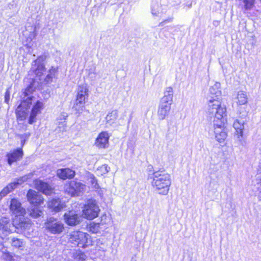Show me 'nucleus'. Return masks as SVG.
<instances>
[{
  "mask_svg": "<svg viewBox=\"0 0 261 261\" xmlns=\"http://www.w3.org/2000/svg\"><path fill=\"white\" fill-rule=\"evenodd\" d=\"M220 83H216L210 88V95L207 97V108L206 113L208 115H216L217 124L220 126L221 120L223 116H226V109L225 106L221 105V92L220 90Z\"/></svg>",
  "mask_w": 261,
  "mask_h": 261,
  "instance_id": "nucleus-1",
  "label": "nucleus"
},
{
  "mask_svg": "<svg viewBox=\"0 0 261 261\" xmlns=\"http://www.w3.org/2000/svg\"><path fill=\"white\" fill-rule=\"evenodd\" d=\"M152 178L151 185L155 189L159 194L166 195L168 194L171 184L170 175L164 171H154Z\"/></svg>",
  "mask_w": 261,
  "mask_h": 261,
  "instance_id": "nucleus-2",
  "label": "nucleus"
},
{
  "mask_svg": "<svg viewBox=\"0 0 261 261\" xmlns=\"http://www.w3.org/2000/svg\"><path fill=\"white\" fill-rule=\"evenodd\" d=\"M69 241L74 246L86 248L91 245V236L85 232L81 231H73L70 233Z\"/></svg>",
  "mask_w": 261,
  "mask_h": 261,
  "instance_id": "nucleus-3",
  "label": "nucleus"
},
{
  "mask_svg": "<svg viewBox=\"0 0 261 261\" xmlns=\"http://www.w3.org/2000/svg\"><path fill=\"white\" fill-rule=\"evenodd\" d=\"M32 91V88L31 87H29L25 89V92H24L25 96L24 97V99L17 108L16 114L17 118L19 120H23L25 119L27 115V113L24 110H22V109H25V110H27L28 108L30 107L33 102L34 101V97L32 95H30Z\"/></svg>",
  "mask_w": 261,
  "mask_h": 261,
  "instance_id": "nucleus-4",
  "label": "nucleus"
},
{
  "mask_svg": "<svg viewBox=\"0 0 261 261\" xmlns=\"http://www.w3.org/2000/svg\"><path fill=\"white\" fill-rule=\"evenodd\" d=\"M100 209L95 200H89L83 210L84 218L91 220L98 216Z\"/></svg>",
  "mask_w": 261,
  "mask_h": 261,
  "instance_id": "nucleus-5",
  "label": "nucleus"
},
{
  "mask_svg": "<svg viewBox=\"0 0 261 261\" xmlns=\"http://www.w3.org/2000/svg\"><path fill=\"white\" fill-rule=\"evenodd\" d=\"M208 116L211 118H214L213 123L215 129L214 132L215 134V138L216 140L220 144H222V145H224L225 144V140L227 136L226 132L223 128L225 123V117L226 116H223V118L221 120V121H222V124L220 126L217 124V123H219V121H217L216 115Z\"/></svg>",
  "mask_w": 261,
  "mask_h": 261,
  "instance_id": "nucleus-6",
  "label": "nucleus"
},
{
  "mask_svg": "<svg viewBox=\"0 0 261 261\" xmlns=\"http://www.w3.org/2000/svg\"><path fill=\"white\" fill-rule=\"evenodd\" d=\"M85 185L80 182L72 180L68 185L65 186L64 190L66 193L71 196H77L85 191Z\"/></svg>",
  "mask_w": 261,
  "mask_h": 261,
  "instance_id": "nucleus-7",
  "label": "nucleus"
},
{
  "mask_svg": "<svg viewBox=\"0 0 261 261\" xmlns=\"http://www.w3.org/2000/svg\"><path fill=\"white\" fill-rule=\"evenodd\" d=\"M45 228L50 233L57 234L61 233L64 229V224L54 218H50L45 223Z\"/></svg>",
  "mask_w": 261,
  "mask_h": 261,
  "instance_id": "nucleus-8",
  "label": "nucleus"
},
{
  "mask_svg": "<svg viewBox=\"0 0 261 261\" xmlns=\"http://www.w3.org/2000/svg\"><path fill=\"white\" fill-rule=\"evenodd\" d=\"M88 89L84 85L80 86L78 88V92L74 105L75 109L79 111L82 110L85 99L88 97Z\"/></svg>",
  "mask_w": 261,
  "mask_h": 261,
  "instance_id": "nucleus-9",
  "label": "nucleus"
},
{
  "mask_svg": "<svg viewBox=\"0 0 261 261\" xmlns=\"http://www.w3.org/2000/svg\"><path fill=\"white\" fill-rule=\"evenodd\" d=\"M45 59V57L43 56H41L39 57L32 63V69L35 72V74L39 77L41 76L45 70L43 63Z\"/></svg>",
  "mask_w": 261,
  "mask_h": 261,
  "instance_id": "nucleus-10",
  "label": "nucleus"
},
{
  "mask_svg": "<svg viewBox=\"0 0 261 261\" xmlns=\"http://www.w3.org/2000/svg\"><path fill=\"white\" fill-rule=\"evenodd\" d=\"M11 212L16 215L15 218L23 216L25 213V210L21 206V203L16 199H12L10 205Z\"/></svg>",
  "mask_w": 261,
  "mask_h": 261,
  "instance_id": "nucleus-11",
  "label": "nucleus"
},
{
  "mask_svg": "<svg viewBox=\"0 0 261 261\" xmlns=\"http://www.w3.org/2000/svg\"><path fill=\"white\" fill-rule=\"evenodd\" d=\"M65 222L70 226H74L80 222V216L74 211H70L65 213L64 215Z\"/></svg>",
  "mask_w": 261,
  "mask_h": 261,
  "instance_id": "nucleus-12",
  "label": "nucleus"
},
{
  "mask_svg": "<svg viewBox=\"0 0 261 261\" xmlns=\"http://www.w3.org/2000/svg\"><path fill=\"white\" fill-rule=\"evenodd\" d=\"M110 136L107 132H102L96 138L95 145L99 148H106L109 146Z\"/></svg>",
  "mask_w": 261,
  "mask_h": 261,
  "instance_id": "nucleus-13",
  "label": "nucleus"
},
{
  "mask_svg": "<svg viewBox=\"0 0 261 261\" xmlns=\"http://www.w3.org/2000/svg\"><path fill=\"white\" fill-rule=\"evenodd\" d=\"M35 188L38 191L45 195H50L53 193V189L46 182L39 179L34 181Z\"/></svg>",
  "mask_w": 261,
  "mask_h": 261,
  "instance_id": "nucleus-14",
  "label": "nucleus"
},
{
  "mask_svg": "<svg viewBox=\"0 0 261 261\" xmlns=\"http://www.w3.org/2000/svg\"><path fill=\"white\" fill-rule=\"evenodd\" d=\"M31 224L29 219L25 218L23 216L15 218L13 220V226L16 228H21L22 229H28L31 226Z\"/></svg>",
  "mask_w": 261,
  "mask_h": 261,
  "instance_id": "nucleus-15",
  "label": "nucleus"
},
{
  "mask_svg": "<svg viewBox=\"0 0 261 261\" xmlns=\"http://www.w3.org/2000/svg\"><path fill=\"white\" fill-rule=\"evenodd\" d=\"M28 201L33 204H41L43 202V198L38 192L30 190L27 193Z\"/></svg>",
  "mask_w": 261,
  "mask_h": 261,
  "instance_id": "nucleus-16",
  "label": "nucleus"
},
{
  "mask_svg": "<svg viewBox=\"0 0 261 261\" xmlns=\"http://www.w3.org/2000/svg\"><path fill=\"white\" fill-rule=\"evenodd\" d=\"M43 108V104L42 102L37 100L33 106L32 109L30 116L29 119V123L32 124L36 121L37 115L41 113V111Z\"/></svg>",
  "mask_w": 261,
  "mask_h": 261,
  "instance_id": "nucleus-17",
  "label": "nucleus"
},
{
  "mask_svg": "<svg viewBox=\"0 0 261 261\" xmlns=\"http://www.w3.org/2000/svg\"><path fill=\"white\" fill-rule=\"evenodd\" d=\"M23 151L21 148L14 150L12 152L7 153L8 163L10 165L13 163L17 162L22 159L23 156Z\"/></svg>",
  "mask_w": 261,
  "mask_h": 261,
  "instance_id": "nucleus-18",
  "label": "nucleus"
},
{
  "mask_svg": "<svg viewBox=\"0 0 261 261\" xmlns=\"http://www.w3.org/2000/svg\"><path fill=\"white\" fill-rule=\"evenodd\" d=\"M171 105L164 103L160 101L158 111V116L159 119L164 120L168 116L171 110Z\"/></svg>",
  "mask_w": 261,
  "mask_h": 261,
  "instance_id": "nucleus-19",
  "label": "nucleus"
},
{
  "mask_svg": "<svg viewBox=\"0 0 261 261\" xmlns=\"http://www.w3.org/2000/svg\"><path fill=\"white\" fill-rule=\"evenodd\" d=\"M57 175L63 179L71 178L74 176L75 171L69 168L60 169L57 170Z\"/></svg>",
  "mask_w": 261,
  "mask_h": 261,
  "instance_id": "nucleus-20",
  "label": "nucleus"
},
{
  "mask_svg": "<svg viewBox=\"0 0 261 261\" xmlns=\"http://www.w3.org/2000/svg\"><path fill=\"white\" fill-rule=\"evenodd\" d=\"M48 206L55 212H58L65 207V205L64 203L62 202L59 199H53L48 201Z\"/></svg>",
  "mask_w": 261,
  "mask_h": 261,
  "instance_id": "nucleus-21",
  "label": "nucleus"
},
{
  "mask_svg": "<svg viewBox=\"0 0 261 261\" xmlns=\"http://www.w3.org/2000/svg\"><path fill=\"white\" fill-rule=\"evenodd\" d=\"M13 227L9 218L3 217L0 220V229L4 232L10 233L12 231Z\"/></svg>",
  "mask_w": 261,
  "mask_h": 261,
  "instance_id": "nucleus-22",
  "label": "nucleus"
},
{
  "mask_svg": "<svg viewBox=\"0 0 261 261\" xmlns=\"http://www.w3.org/2000/svg\"><path fill=\"white\" fill-rule=\"evenodd\" d=\"M173 90L172 87H167L165 92L164 95L162 98L161 102L172 105L173 101Z\"/></svg>",
  "mask_w": 261,
  "mask_h": 261,
  "instance_id": "nucleus-23",
  "label": "nucleus"
},
{
  "mask_svg": "<svg viewBox=\"0 0 261 261\" xmlns=\"http://www.w3.org/2000/svg\"><path fill=\"white\" fill-rule=\"evenodd\" d=\"M151 14L153 16H161L165 12L164 8H161L158 2H153L151 6Z\"/></svg>",
  "mask_w": 261,
  "mask_h": 261,
  "instance_id": "nucleus-24",
  "label": "nucleus"
},
{
  "mask_svg": "<svg viewBox=\"0 0 261 261\" xmlns=\"http://www.w3.org/2000/svg\"><path fill=\"white\" fill-rule=\"evenodd\" d=\"M248 98L245 92L243 91H239L236 97V102L239 105H243L247 102Z\"/></svg>",
  "mask_w": 261,
  "mask_h": 261,
  "instance_id": "nucleus-25",
  "label": "nucleus"
},
{
  "mask_svg": "<svg viewBox=\"0 0 261 261\" xmlns=\"http://www.w3.org/2000/svg\"><path fill=\"white\" fill-rule=\"evenodd\" d=\"M244 121L243 120H236L233 123V127L236 130L237 135L242 136L244 128Z\"/></svg>",
  "mask_w": 261,
  "mask_h": 261,
  "instance_id": "nucleus-26",
  "label": "nucleus"
},
{
  "mask_svg": "<svg viewBox=\"0 0 261 261\" xmlns=\"http://www.w3.org/2000/svg\"><path fill=\"white\" fill-rule=\"evenodd\" d=\"M11 245L12 247L20 250H23L25 248V242L16 238H12Z\"/></svg>",
  "mask_w": 261,
  "mask_h": 261,
  "instance_id": "nucleus-27",
  "label": "nucleus"
},
{
  "mask_svg": "<svg viewBox=\"0 0 261 261\" xmlns=\"http://www.w3.org/2000/svg\"><path fill=\"white\" fill-rule=\"evenodd\" d=\"M118 117V112L117 110H113L109 113L106 117L107 122L110 124H113Z\"/></svg>",
  "mask_w": 261,
  "mask_h": 261,
  "instance_id": "nucleus-28",
  "label": "nucleus"
},
{
  "mask_svg": "<svg viewBox=\"0 0 261 261\" xmlns=\"http://www.w3.org/2000/svg\"><path fill=\"white\" fill-rule=\"evenodd\" d=\"M72 257L74 261H84L87 257L84 252L79 250H76L73 253Z\"/></svg>",
  "mask_w": 261,
  "mask_h": 261,
  "instance_id": "nucleus-29",
  "label": "nucleus"
},
{
  "mask_svg": "<svg viewBox=\"0 0 261 261\" xmlns=\"http://www.w3.org/2000/svg\"><path fill=\"white\" fill-rule=\"evenodd\" d=\"M3 258L6 261H19L20 258L17 255H12L9 252H4L3 253Z\"/></svg>",
  "mask_w": 261,
  "mask_h": 261,
  "instance_id": "nucleus-30",
  "label": "nucleus"
},
{
  "mask_svg": "<svg viewBox=\"0 0 261 261\" xmlns=\"http://www.w3.org/2000/svg\"><path fill=\"white\" fill-rule=\"evenodd\" d=\"M29 215L34 218H37L43 214V212L39 207L32 206L29 210Z\"/></svg>",
  "mask_w": 261,
  "mask_h": 261,
  "instance_id": "nucleus-31",
  "label": "nucleus"
},
{
  "mask_svg": "<svg viewBox=\"0 0 261 261\" xmlns=\"http://www.w3.org/2000/svg\"><path fill=\"white\" fill-rule=\"evenodd\" d=\"M14 189L15 187H14V185H12L11 183L9 184L7 186L4 188L0 192V199H1L3 197L6 196L8 194L12 192Z\"/></svg>",
  "mask_w": 261,
  "mask_h": 261,
  "instance_id": "nucleus-32",
  "label": "nucleus"
},
{
  "mask_svg": "<svg viewBox=\"0 0 261 261\" xmlns=\"http://www.w3.org/2000/svg\"><path fill=\"white\" fill-rule=\"evenodd\" d=\"M56 72V69L55 68L51 67V68L49 70L48 73L44 80L45 82L46 83H49L52 82L53 77L55 76Z\"/></svg>",
  "mask_w": 261,
  "mask_h": 261,
  "instance_id": "nucleus-33",
  "label": "nucleus"
},
{
  "mask_svg": "<svg viewBox=\"0 0 261 261\" xmlns=\"http://www.w3.org/2000/svg\"><path fill=\"white\" fill-rule=\"evenodd\" d=\"M29 176L30 175H25L24 176L20 177L14 180L13 182H11V184L12 185H14V187H15V189L18 185H21L24 182L27 181V179L29 178Z\"/></svg>",
  "mask_w": 261,
  "mask_h": 261,
  "instance_id": "nucleus-34",
  "label": "nucleus"
},
{
  "mask_svg": "<svg viewBox=\"0 0 261 261\" xmlns=\"http://www.w3.org/2000/svg\"><path fill=\"white\" fill-rule=\"evenodd\" d=\"M67 117V115L66 113H62L60 116H59V119L61 120H64L63 122H60L59 125H61V126H59V127L60 128H62V130L64 131L65 130V128L66 127V124L65 123V120L66 119Z\"/></svg>",
  "mask_w": 261,
  "mask_h": 261,
  "instance_id": "nucleus-35",
  "label": "nucleus"
},
{
  "mask_svg": "<svg viewBox=\"0 0 261 261\" xmlns=\"http://www.w3.org/2000/svg\"><path fill=\"white\" fill-rule=\"evenodd\" d=\"M244 8L246 10H250L254 6L255 0H244Z\"/></svg>",
  "mask_w": 261,
  "mask_h": 261,
  "instance_id": "nucleus-36",
  "label": "nucleus"
},
{
  "mask_svg": "<svg viewBox=\"0 0 261 261\" xmlns=\"http://www.w3.org/2000/svg\"><path fill=\"white\" fill-rule=\"evenodd\" d=\"M89 179L90 182L92 186V188L95 190H97L99 188V186L97 184V180L96 179L94 175H90Z\"/></svg>",
  "mask_w": 261,
  "mask_h": 261,
  "instance_id": "nucleus-37",
  "label": "nucleus"
},
{
  "mask_svg": "<svg viewBox=\"0 0 261 261\" xmlns=\"http://www.w3.org/2000/svg\"><path fill=\"white\" fill-rule=\"evenodd\" d=\"M100 228V223L91 224L90 226V230L93 233H97L99 231Z\"/></svg>",
  "mask_w": 261,
  "mask_h": 261,
  "instance_id": "nucleus-38",
  "label": "nucleus"
},
{
  "mask_svg": "<svg viewBox=\"0 0 261 261\" xmlns=\"http://www.w3.org/2000/svg\"><path fill=\"white\" fill-rule=\"evenodd\" d=\"M30 136V133H25L23 135H19L18 137L21 141V144L22 147L24 145L25 141L29 138Z\"/></svg>",
  "mask_w": 261,
  "mask_h": 261,
  "instance_id": "nucleus-39",
  "label": "nucleus"
},
{
  "mask_svg": "<svg viewBox=\"0 0 261 261\" xmlns=\"http://www.w3.org/2000/svg\"><path fill=\"white\" fill-rule=\"evenodd\" d=\"M110 219L109 217L107 216L106 215H103L101 217V221L100 224H105L109 223Z\"/></svg>",
  "mask_w": 261,
  "mask_h": 261,
  "instance_id": "nucleus-40",
  "label": "nucleus"
},
{
  "mask_svg": "<svg viewBox=\"0 0 261 261\" xmlns=\"http://www.w3.org/2000/svg\"><path fill=\"white\" fill-rule=\"evenodd\" d=\"M100 170L103 174H106L109 172L110 167L107 165H103L100 167Z\"/></svg>",
  "mask_w": 261,
  "mask_h": 261,
  "instance_id": "nucleus-41",
  "label": "nucleus"
},
{
  "mask_svg": "<svg viewBox=\"0 0 261 261\" xmlns=\"http://www.w3.org/2000/svg\"><path fill=\"white\" fill-rule=\"evenodd\" d=\"M172 20H173V18H170L168 19H166L164 21H163L162 22H161L159 25L160 26H163L164 25H165V24H166L168 22H171L172 21Z\"/></svg>",
  "mask_w": 261,
  "mask_h": 261,
  "instance_id": "nucleus-42",
  "label": "nucleus"
},
{
  "mask_svg": "<svg viewBox=\"0 0 261 261\" xmlns=\"http://www.w3.org/2000/svg\"><path fill=\"white\" fill-rule=\"evenodd\" d=\"M9 99H10V93L8 91V90H7L6 91V92L5 93V101L8 103Z\"/></svg>",
  "mask_w": 261,
  "mask_h": 261,
  "instance_id": "nucleus-43",
  "label": "nucleus"
},
{
  "mask_svg": "<svg viewBox=\"0 0 261 261\" xmlns=\"http://www.w3.org/2000/svg\"><path fill=\"white\" fill-rule=\"evenodd\" d=\"M3 239L2 237H0V243L2 242Z\"/></svg>",
  "mask_w": 261,
  "mask_h": 261,
  "instance_id": "nucleus-44",
  "label": "nucleus"
},
{
  "mask_svg": "<svg viewBox=\"0 0 261 261\" xmlns=\"http://www.w3.org/2000/svg\"><path fill=\"white\" fill-rule=\"evenodd\" d=\"M260 2H261V0H260Z\"/></svg>",
  "mask_w": 261,
  "mask_h": 261,
  "instance_id": "nucleus-45",
  "label": "nucleus"
}]
</instances>
